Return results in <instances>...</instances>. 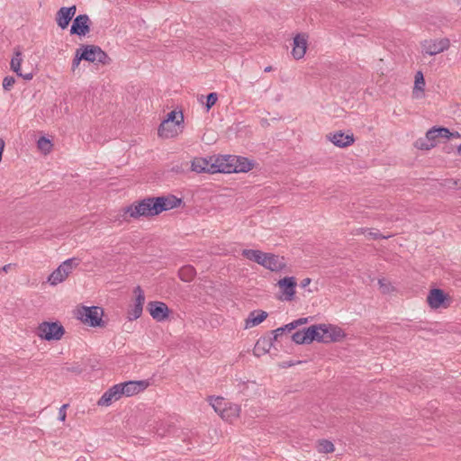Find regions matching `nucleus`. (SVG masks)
I'll return each instance as SVG.
<instances>
[{
  "mask_svg": "<svg viewBox=\"0 0 461 461\" xmlns=\"http://www.w3.org/2000/svg\"><path fill=\"white\" fill-rule=\"evenodd\" d=\"M209 402L212 405V407L213 408V410L217 413H219V415L221 414V412L225 410V408L229 404V402H227L223 397H220V396H217V397L210 396Z\"/></svg>",
  "mask_w": 461,
  "mask_h": 461,
  "instance_id": "nucleus-32",
  "label": "nucleus"
},
{
  "mask_svg": "<svg viewBox=\"0 0 461 461\" xmlns=\"http://www.w3.org/2000/svg\"><path fill=\"white\" fill-rule=\"evenodd\" d=\"M271 70H272V67H270V66L265 68V69H264L265 72H270Z\"/></svg>",
  "mask_w": 461,
  "mask_h": 461,
  "instance_id": "nucleus-48",
  "label": "nucleus"
},
{
  "mask_svg": "<svg viewBox=\"0 0 461 461\" xmlns=\"http://www.w3.org/2000/svg\"><path fill=\"white\" fill-rule=\"evenodd\" d=\"M84 325L90 327H105L108 323L109 319H78Z\"/></svg>",
  "mask_w": 461,
  "mask_h": 461,
  "instance_id": "nucleus-35",
  "label": "nucleus"
},
{
  "mask_svg": "<svg viewBox=\"0 0 461 461\" xmlns=\"http://www.w3.org/2000/svg\"><path fill=\"white\" fill-rule=\"evenodd\" d=\"M104 311L99 306L77 305L73 310L74 317H103Z\"/></svg>",
  "mask_w": 461,
  "mask_h": 461,
  "instance_id": "nucleus-19",
  "label": "nucleus"
},
{
  "mask_svg": "<svg viewBox=\"0 0 461 461\" xmlns=\"http://www.w3.org/2000/svg\"><path fill=\"white\" fill-rule=\"evenodd\" d=\"M135 295L134 303L131 309V314L133 317H140L143 312L145 294L140 286H136L133 290Z\"/></svg>",
  "mask_w": 461,
  "mask_h": 461,
  "instance_id": "nucleus-21",
  "label": "nucleus"
},
{
  "mask_svg": "<svg viewBox=\"0 0 461 461\" xmlns=\"http://www.w3.org/2000/svg\"><path fill=\"white\" fill-rule=\"evenodd\" d=\"M362 233L366 234V236L368 238H371V239H378L380 237V234L378 232H374L372 230H360Z\"/></svg>",
  "mask_w": 461,
  "mask_h": 461,
  "instance_id": "nucleus-43",
  "label": "nucleus"
},
{
  "mask_svg": "<svg viewBox=\"0 0 461 461\" xmlns=\"http://www.w3.org/2000/svg\"><path fill=\"white\" fill-rule=\"evenodd\" d=\"M119 385H121L120 390H122V396L130 397L144 391L149 385V383L147 380L127 381L119 384Z\"/></svg>",
  "mask_w": 461,
  "mask_h": 461,
  "instance_id": "nucleus-9",
  "label": "nucleus"
},
{
  "mask_svg": "<svg viewBox=\"0 0 461 461\" xmlns=\"http://www.w3.org/2000/svg\"><path fill=\"white\" fill-rule=\"evenodd\" d=\"M5 149V141L2 138H0V161L2 160V155Z\"/></svg>",
  "mask_w": 461,
  "mask_h": 461,
  "instance_id": "nucleus-46",
  "label": "nucleus"
},
{
  "mask_svg": "<svg viewBox=\"0 0 461 461\" xmlns=\"http://www.w3.org/2000/svg\"><path fill=\"white\" fill-rule=\"evenodd\" d=\"M458 3L461 4V0H458Z\"/></svg>",
  "mask_w": 461,
  "mask_h": 461,
  "instance_id": "nucleus-50",
  "label": "nucleus"
},
{
  "mask_svg": "<svg viewBox=\"0 0 461 461\" xmlns=\"http://www.w3.org/2000/svg\"><path fill=\"white\" fill-rule=\"evenodd\" d=\"M178 276L185 282L191 281L195 276V269L192 266H185L178 271Z\"/></svg>",
  "mask_w": 461,
  "mask_h": 461,
  "instance_id": "nucleus-33",
  "label": "nucleus"
},
{
  "mask_svg": "<svg viewBox=\"0 0 461 461\" xmlns=\"http://www.w3.org/2000/svg\"><path fill=\"white\" fill-rule=\"evenodd\" d=\"M457 152L461 156V144L457 147Z\"/></svg>",
  "mask_w": 461,
  "mask_h": 461,
  "instance_id": "nucleus-49",
  "label": "nucleus"
},
{
  "mask_svg": "<svg viewBox=\"0 0 461 461\" xmlns=\"http://www.w3.org/2000/svg\"><path fill=\"white\" fill-rule=\"evenodd\" d=\"M148 311L151 317H168L171 313L167 305L163 302H149L148 303Z\"/></svg>",
  "mask_w": 461,
  "mask_h": 461,
  "instance_id": "nucleus-25",
  "label": "nucleus"
},
{
  "mask_svg": "<svg viewBox=\"0 0 461 461\" xmlns=\"http://www.w3.org/2000/svg\"><path fill=\"white\" fill-rule=\"evenodd\" d=\"M77 12L76 5H72L70 7H61L56 15V21L58 25L61 29H66L70 21L72 20L73 16L75 15Z\"/></svg>",
  "mask_w": 461,
  "mask_h": 461,
  "instance_id": "nucleus-17",
  "label": "nucleus"
},
{
  "mask_svg": "<svg viewBox=\"0 0 461 461\" xmlns=\"http://www.w3.org/2000/svg\"><path fill=\"white\" fill-rule=\"evenodd\" d=\"M156 198V204L160 207V209L158 208V214L162 212L163 211H167L173 208L177 207L181 203V200L176 198L174 195L170 196H160V197H155Z\"/></svg>",
  "mask_w": 461,
  "mask_h": 461,
  "instance_id": "nucleus-24",
  "label": "nucleus"
},
{
  "mask_svg": "<svg viewBox=\"0 0 461 461\" xmlns=\"http://www.w3.org/2000/svg\"><path fill=\"white\" fill-rule=\"evenodd\" d=\"M322 325V333L324 337V344L331 343V342H338L342 340L346 334L344 330L338 327L331 324H321Z\"/></svg>",
  "mask_w": 461,
  "mask_h": 461,
  "instance_id": "nucleus-11",
  "label": "nucleus"
},
{
  "mask_svg": "<svg viewBox=\"0 0 461 461\" xmlns=\"http://www.w3.org/2000/svg\"><path fill=\"white\" fill-rule=\"evenodd\" d=\"M447 135H448V137L447 138H444L445 140H449L450 138L459 139L461 137V135L457 131L451 132L449 131V134H447Z\"/></svg>",
  "mask_w": 461,
  "mask_h": 461,
  "instance_id": "nucleus-45",
  "label": "nucleus"
},
{
  "mask_svg": "<svg viewBox=\"0 0 461 461\" xmlns=\"http://www.w3.org/2000/svg\"><path fill=\"white\" fill-rule=\"evenodd\" d=\"M450 47V41L447 38L429 39L420 42L421 53L423 55L436 56L447 50Z\"/></svg>",
  "mask_w": 461,
  "mask_h": 461,
  "instance_id": "nucleus-6",
  "label": "nucleus"
},
{
  "mask_svg": "<svg viewBox=\"0 0 461 461\" xmlns=\"http://www.w3.org/2000/svg\"><path fill=\"white\" fill-rule=\"evenodd\" d=\"M217 100H218V95H217L216 93H210L207 95V100H206V109H207V111H209L215 104Z\"/></svg>",
  "mask_w": 461,
  "mask_h": 461,
  "instance_id": "nucleus-38",
  "label": "nucleus"
},
{
  "mask_svg": "<svg viewBox=\"0 0 461 461\" xmlns=\"http://www.w3.org/2000/svg\"><path fill=\"white\" fill-rule=\"evenodd\" d=\"M319 451L324 454L332 453L334 451V445L330 440L322 439L319 442Z\"/></svg>",
  "mask_w": 461,
  "mask_h": 461,
  "instance_id": "nucleus-37",
  "label": "nucleus"
},
{
  "mask_svg": "<svg viewBox=\"0 0 461 461\" xmlns=\"http://www.w3.org/2000/svg\"><path fill=\"white\" fill-rule=\"evenodd\" d=\"M183 122V113L171 111L159 125L158 135L166 139L176 137L180 132V127Z\"/></svg>",
  "mask_w": 461,
  "mask_h": 461,
  "instance_id": "nucleus-2",
  "label": "nucleus"
},
{
  "mask_svg": "<svg viewBox=\"0 0 461 461\" xmlns=\"http://www.w3.org/2000/svg\"><path fill=\"white\" fill-rule=\"evenodd\" d=\"M307 321H308V319H297L296 321H294L291 323H288L283 327L277 328L276 330H275L273 331L274 332L273 339L277 340L278 338H282L286 333H290L293 330L297 328L299 325L307 323Z\"/></svg>",
  "mask_w": 461,
  "mask_h": 461,
  "instance_id": "nucleus-27",
  "label": "nucleus"
},
{
  "mask_svg": "<svg viewBox=\"0 0 461 461\" xmlns=\"http://www.w3.org/2000/svg\"><path fill=\"white\" fill-rule=\"evenodd\" d=\"M119 384L113 385L109 388L98 400L97 404L99 406H109L113 403V402L118 401L122 398V390H120Z\"/></svg>",
  "mask_w": 461,
  "mask_h": 461,
  "instance_id": "nucleus-15",
  "label": "nucleus"
},
{
  "mask_svg": "<svg viewBox=\"0 0 461 461\" xmlns=\"http://www.w3.org/2000/svg\"><path fill=\"white\" fill-rule=\"evenodd\" d=\"M308 48V35L306 33H298L294 37L292 55L295 59H301L304 57Z\"/></svg>",
  "mask_w": 461,
  "mask_h": 461,
  "instance_id": "nucleus-10",
  "label": "nucleus"
},
{
  "mask_svg": "<svg viewBox=\"0 0 461 461\" xmlns=\"http://www.w3.org/2000/svg\"><path fill=\"white\" fill-rule=\"evenodd\" d=\"M273 339L271 338H261L259 339L254 348L253 353L256 357H261L267 353L273 345Z\"/></svg>",
  "mask_w": 461,
  "mask_h": 461,
  "instance_id": "nucleus-28",
  "label": "nucleus"
},
{
  "mask_svg": "<svg viewBox=\"0 0 461 461\" xmlns=\"http://www.w3.org/2000/svg\"><path fill=\"white\" fill-rule=\"evenodd\" d=\"M311 280L309 278L303 279L302 282L303 286H306L310 284Z\"/></svg>",
  "mask_w": 461,
  "mask_h": 461,
  "instance_id": "nucleus-47",
  "label": "nucleus"
},
{
  "mask_svg": "<svg viewBox=\"0 0 461 461\" xmlns=\"http://www.w3.org/2000/svg\"><path fill=\"white\" fill-rule=\"evenodd\" d=\"M15 83V79L13 77H5L3 80V88L5 91H10Z\"/></svg>",
  "mask_w": 461,
  "mask_h": 461,
  "instance_id": "nucleus-39",
  "label": "nucleus"
},
{
  "mask_svg": "<svg viewBox=\"0 0 461 461\" xmlns=\"http://www.w3.org/2000/svg\"><path fill=\"white\" fill-rule=\"evenodd\" d=\"M240 412V407L238 404L229 402L225 410L220 415L221 419L231 422L234 419L238 418Z\"/></svg>",
  "mask_w": 461,
  "mask_h": 461,
  "instance_id": "nucleus-31",
  "label": "nucleus"
},
{
  "mask_svg": "<svg viewBox=\"0 0 461 461\" xmlns=\"http://www.w3.org/2000/svg\"><path fill=\"white\" fill-rule=\"evenodd\" d=\"M249 317H260V318H263V317H267V313L266 312H250L249 316Z\"/></svg>",
  "mask_w": 461,
  "mask_h": 461,
  "instance_id": "nucleus-44",
  "label": "nucleus"
},
{
  "mask_svg": "<svg viewBox=\"0 0 461 461\" xmlns=\"http://www.w3.org/2000/svg\"><path fill=\"white\" fill-rule=\"evenodd\" d=\"M263 267L271 271H279L285 267V261L283 257L268 253Z\"/></svg>",
  "mask_w": 461,
  "mask_h": 461,
  "instance_id": "nucleus-26",
  "label": "nucleus"
},
{
  "mask_svg": "<svg viewBox=\"0 0 461 461\" xmlns=\"http://www.w3.org/2000/svg\"><path fill=\"white\" fill-rule=\"evenodd\" d=\"M292 340L296 344H311L313 341L324 343L322 325H311L293 333Z\"/></svg>",
  "mask_w": 461,
  "mask_h": 461,
  "instance_id": "nucleus-4",
  "label": "nucleus"
},
{
  "mask_svg": "<svg viewBox=\"0 0 461 461\" xmlns=\"http://www.w3.org/2000/svg\"><path fill=\"white\" fill-rule=\"evenodd\" d=\"M79 260L76 258H68L62 262L49 276L48 282L51 285H57L67 279L70 273L78 266Z\"/></svg>",
  "mask_w": 461,
  "mask_h": 461,
  "instance_id": "nucleus-5",
  "label": "nucleus"
},
{
  "mask_svg": "<svg viewBox=\"0 0 461 461\" xmlns=\"http://www.w3.org/2000/svg\"><path fill=\"white\" fill-rule=\"evenodd\" d=\"M81 60H84L83 58H81V55H80V50H77L76 51V55H75V58L72 61V71L75 72L76 69L78 68Z\"/></svg>",
  "mask_w": 461,
  "mask_h": 461,
  "instance_id": "nucleus-40",
  "label": "nucleus"
},
{
  "mask_svg": "<svg viewBox=\"0 0 461 461\" xmlns=\"http://www.w3.org/2000/svg\"><path fill=\"white\" fill-rule=\"evenodd\" d=\"M282 295L280 298L285 301H291L295 294L296 281L294 277H285L277 283Z\"/></svg>",
  "mask_w": 461,
  "mask_h": 461,
  "instance_id": "nucleus-13",
  "label": "nucleus"
},
{
  "mask_svg": "<svg viewBox=\"0 0 461 461\" xmlns=\"http://www.w3.org/2000/svg\"><path fill=\"white\" fill-rule=\"evenodd\" d=\"M327 139L339 148H346L354 143L353 134H345L342 131L331 132L327 135Z\"/></svg>",
  "mask_w": 461,
  "mask_h": 461,
  "instance_id": "nucleus-16",
  "label": "nucleus"
},
{
  "mask_svg": "<svg viewBox=\"0 0 461 461\" xmlns=\"http://www.w3.org/2000/svg\"><path fill=\"white\" fill-rule=\"evenodd\" d=\"M268 253L262 252L257 249H244L242 251V256L246 258L257 262L258 264L263 266Z\"/></svg>",
  "mask_w": 461,
  "mask_h": 461,
  "instance_id": "nucleus-30",
  "label": "nucleus"
},
{
  "mask_svg": "<svg viewBox=\"0 0 461 461\" xmlns=\"http://www.w3.org/2000/svg\"><path fill=\"white\" fill-rule=\"evenodd\" d=\"M38 149L43 153L48 154L51 151L52 143L50 140L45 137H41L39 139L37 142Z\"/></svg>",
  "mask_w": 461,
  "mask_h": 461,
  "instance_id": "nucleus-36",
  "label": "nucleus"
},
{
  "mask_svg": "<svg viewBox=\"0 0 461 461\" xmlns=\"http://www.w3.org/2000/svg\"><path fill=\"white\" fill-rule=\"evenodd\" d=\"M379 290L383 294H392L395 291V287L386 278H380L378 280Z\"/></svg>",
  "mask_w": 461,
  "mask_h": 461,
  "instance_id": "nucleus-34",
  "label": "nucleus"
},
{
  "mask_svg": "<svg viewBox=\"0 0 461 461\" xmlns=\"http://www.w3.org/2000/svg\"><path fill=\"white\" fill-rule=\"evenodd\" d=\"M425 79L421 71L415 74L414 86L412 95L414 98H421L424 96Z\"/></svg>",
  "mask_w": 461,
  "mask_h": 461,
  "instance_id": "nucleus-29",
  "label": "nucleus"
},
{
  "mask_svg": "<svg viewBox=\"0 0 461 461\" xmlns=\"http://www.w3.org/2000/svg\"><path fill=\"white\" fill-rule=\"evenodd\" d=\"M231 155L212 156V174L213 173H231L232 162H230Z\"/></svg>",
  "mask_w": 461,
  "mask_h": 461,
  "instance_id": "nucleus-14",
  "label": "nucleus"
},
{
  "mask_svg": "<svg viewBox=\"0 0 461 461\" xmlns=\"http://www.w3.org/2000/svg\"><path fill=\"white\" fill-rule=\"evenodd\" d=\"M65 332L63 326L58 322H41L37 329V335L45 340H58Z\"/></svg>",
  "mask_w": 461,
  "mask_h": 461,
  "instance_id": "nucleus-7",
  "label": "nucleus"
},
{
  "mask_svg": "<svg viewBox=\"0 0 461 461\" xmlns=\"http://www.w3.org/2000/svg\"><path fill=\"white\" fill-rule=\"evenodd\" d=\"M79 50L81 58L86 61L99 62L103 65L110 63L108 55L98 46L83 45Z\"/></svg>",
  "mask_w": 461,
  "mask_h": 461,
  "instance_id": "nucleus-8",
  "label": "nucleus"
},
{
  "mask_svg": "<svg viewBox=\"0 0 461 461\" xmlns=\"http://www.w3.org/2000/svg\"><path fill=\"white\" fill-rule=\"evenodd\" d=\"M447 297L440 289H433L429 292L427 301L431 308L447 307Z\"/></svg>",
  "mask_w": 461,
  "mask_h": 461,
  "instance_id": "nucleus-23",
  "label": "nucleus"
},
{
  "mask_svg": "<svg viewBox=\"0 0 461 461\" xmlns=\"http://www.w3.org/2000/svg\"><path fill=\"white\" fill-rule=\"evenodd\" d=\"M212 157L195 158L192 161L191 168L196 173H211L212 174Z\"/></svg>",
  "mask_w": 461,
  "mask_h": 461,
  "instance_id": "nucleus-20",
  "label": "nucleus"
},
{
  "mask_svg": "<svg viewBox=\"0 0 461 461\" xmlns=\"http://www.w3.org/2000/svg\"><path fill=\"white\" fill-rule=\"evenodd\" d=\"M231 173L249 172L253 167V163L247 158L231 156Z\"/></svg>",
  "mask_w": 461,
  "mask_h": 461,
  "instance_id": "nucleus-22",
  "label": "nucleus"
},
{
  "mask_svg": "<svg viewBox=\"0 0 461 461\" xmlns=\"http://www.w3.org/2000/svg\"><path fill=\"white\" fill-rule=\"evenodd\" d=\"M449 130L445 127H432L429 129L424 138L415 140L414 147L420 150H429L436 147L439 139L447 138Z\"/></svg>",
  "mask_w": 461,
  "mask_h": 461,
  "instance_id": "nucleus-3",
  "label": "nucleus"
},
{
  "mask_svg": "<svg viewBox=\"0 0 461 461\" xmlns=\"http://www.w3.org/2000/svg\"><path fill=\"white\" fill-rule=\"evenodd\" d=\"M158 208L160 209L156 204V198L149 197L124 208L122 217L125 221H129L131 218L155 216L158 214Z\"/></svg>",
  "mask_w": 461,
  "mask_h": 461,
  "instance_id": "nucleus-1",
  "label": "nucleus"
},
{
  "mask_svg": "<svg viewBox=\"0 0 461 461\" xmlns=\"http://www.w3.org/2000/svg\"><path fill=\"white\" fill-rule=\"evenodd\" d=\"M266 319H246L245 329H249L260 324Z\"/></svg>",
  "mask_w": 461,
  "mask_h": 461,
  "instance_id": "nucleus-41",
  "label": "nucleus"
},
{
  "mask_svg": "<svg viewBox=\"0 0 461 461\" xmlns=\"http://www.w3.org/2000/svg\"><path fill=\"white\" fill-rule=\"evenodd\" d=\"M68 404H63L59 411V419L61 421H64L66 419V409L68 408Z\"/></svg>",
  "mask_w": 461,
  "mask_h": 461,
  "instance_id": "nucleus-42",
  "label": "nucleus"
},
{
  "mask_svg": "<svg viewBox=\"0 0 461 461\" xmlns=\"http://www.w3.org/2000/svg\"><path fill=\"white\" fill-rule=\"evenodd\" d=\"M90 19L87 14H79L72 23L70 33L85 36L90 32Z\"/></svg>",
  "mask_w": 461,
  "mask_h": 461,
  "instance_id": "nucleus-12",
  "label": "nucleus"
},
{
  "mask_svg": "<svg viewBox=\"0 0 461 461\" xmlns=\"http://www.w3.org/2000/svg\"><path fill=\"white\" fill-rule=\"evenodd\" d=\"M23 63V53L20 48H16L14 50V56L11 59L10 67L11 69L20 77H23L25 80H31L33 77L32 73L23 74L21 70V66Z\"/></svg>",
  "mask_w": 461,
  "mask_h": 461,
  "instance_id": "nucleus-18",
  "label": "nucleus"
}]
</instances>
